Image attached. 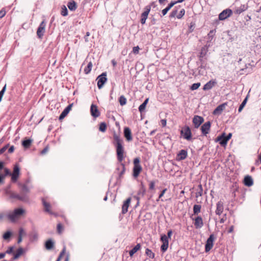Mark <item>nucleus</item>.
Instances as JSON below:
<instances>
[{
	"instance_id": "f257e3e1",
	"label": "nucleus",
	"mask_w": 261,
	"mask_h": 261,
	"mask_svg": "<svg viewBox=\"0 0 261 261\" xmlns=\"http://www.w3.org/2000/svg\"><path fill=\"white\" fill-rule=\"evenodd\" d=\"M21 186L20 194H18L14 193L11 190V186L9 185L4 190L6 195L9 196L10 199H16L22 201H28L29 200L27 194L30 192L29 188L24 184H19Z\"/></svg>"
},
{
	"instance_id": "f03ea898",
	"label": "nucleus",
	"mask_w": 261,
	"mask_h": 261,
	"mask_svg": "<svg viewBox=\"0 0 261 261\" xmlns=\"http://www.w3.org/2000/svg\"><path fill=\"white\" fill-rule=\"evenodd\" d=\"M113 144L115 146L118 161L121 163L124 157V148L123 146V141L115 132L113 134Z\"/></svg>"
},
{
	"instance_id": "7ed1b4c3",
	"label": "nucleus",
	"mask_w": 261,
	"mask_h": 261,
	"mask_svg": "<svg viewBox=\"0 0 261 261\" xmlns=\"http://www.w3.org/2000/svg\"><path fill=\"white\" fill-rule=\"evenodd\" d=\"M134 167L133 168V176L135 178H137L143 170L141 165V160L140 157H137L133 160Z\"/></svg>"
},
{
	"instance_id": "20e7f679",
	"label": "nucleus",
	"mask_w": 261,
	"mask_h": 261,
	"mask_svg": "<svg viewBox=\"0 0 261 261\" xmlns=\"http://www.w3.org/2000/svg\"><path fill=\"white\" fill-rule=\"evenodd\" d=\"M207 59H198V61L196 62V64L198 66L197 70L199 75H203L206 73V70L208 68L206 62Z\"/></svg>"
},
{
	"instance_id": "39448f33",
	"label": "nucleus",
	"mask_w": 261,
	"mask_h": 261,
	"mask_svg": "<svg viewBox=\"0 0 261 261\" xmlns=\"http://www.w3.org/2000/svg\"><path fill=\"white\" fill-rule=\"evenodd\" d=\"M24 212V210L22 208H15L12 213L8 214L7 217L11 222H14Z\"/></svg>"
},
{
	"instance_id": "423d86ee",
	"label": "nucleus",
	"mask_w": 261,
	"mask_h": 261,
	"mask_svg": "<svg viewBox=\"0 0 261 261\" xmlns=\"http://www.w3.org/2000/svg\"><path fill=\"white\" fill-rule=\"evenodd\" d=\"M231 133H229L227 135H226L225 133H223L217 138L216 141L219 142V144L222 146H225L227 144L228 141L231 139Z\"/></svg>"
},
{
	"instance_id": "0eeeda50",
	"label": "nucleus",
	"mask_w": 261,
	"mask_h": 261,
	"mask_svg": "<svg viewBox=\"0 0 261 261\" xmlns=\"http://www.w3.org/2000/svg\"><path fill=\"white\" fill-rule=\"evenodd\" d=\"M180 135L182 137L190 141L192 139V134L190 127L186 125H185L180 131Z\"/></svg>"
},
{
	"instance_id": "6e6552de",
	"label": "nucleus",
	"mask_w": 261,
	"mask_h": 261,
	"mask_svg": "<svg viewBox=\"0 0 261 261\" xmlns=\"http://www.w3.org/2000/svg\"><path fill=\"white\" fill-rule=\"evenodd\" d=\"M216 237L214 234H211L207 239L205 245V252H209L214 246V242L216 239Z\"/></svg>"
},
{
	"instance_id": "1a4fd4ad",
	"label": "nucleus",
	"mask_w": 261,
	"mask_h": 261,
	"mask_svg": "<svg viewBox=\"0 0 261 261\" xmlns=\"http://www.w3.org/2000/svg\"><path fill=\"white\" fill-rule=\"evenodd\" d=\"M233 12L231 9L227 8L223 10L219 15L218 20H224L228 17H230L232 15Z\"/></svg>"
},
{
	"instance_id": "9d476101",
	"label": "nucleus",
	"mask_w": 261,
	"mask_h": 261,
	"mask_svg": "<svg viewBox=\"0 0 261 261\" xmlns=\"http://www.w3.org/2000/svg\"><path fill=\"white\" fill-rule=\"evenodd\" d=\"M130 202V197H128L127 199L125 201H124L123 204L122 206L121 213L120 214L119 216V219L120 221L122 220L123 215H124L127 212Z\"/></svg>"
},
{
	"instance_id": "9b49d317",
	"label": "nucleus",
	"mask_w": 261,
	"mask_h": 261,
	"mask_svg": "<svg viewBox=\"0 0 261 261\" xmlns=\"http://www.w3.org/2000/svg\"><path fill=\"white\" fill-rule=\"evenodd\" d=\"M97 87L98 89H101L107 81V73L102 72L97 77Z\"/></svg>"
},
{
	"instance_id": "f8f14e48",
	"label": "nucleus",
	"mask_w": 261,
	"mask_h": 261,
	"mask_svg": "<svg viewBox=\"0 0 261 261\" xmlns=\"http://www.w3.org/2000/svg\"><path fill=\"white\" fill-rule=\"evenodd\" d=\"M212 123L208 121L204 123L201 126V134L203 136H206V135L210 133Z\"/></svg>"
},
{
	"instance_id": "ddd939ff",
	"label": "nucleus",
	"mask_w": 261,
	"mask_h": 261,
	"mask_svg": "<svg viewBox=\"0 0 261 261\" xmlns=\"http://www.w3.org/2000/svg\"><path fill=\"white\" fill-rule=\"evenodd\" d=\"M46 22L43 20L40 24L37 31V35L39 38H42L44 35L45 30Z\"/></svg>"
},
{
	"instance_id": "4468645a",
	"label": "nucleus",
	"mask_w": 261,
	"mask_h": 261,
	"mask_svg": "<svg viewBox=\"0 0 261 261\" xmlns=\"http://www.w3.org/2000/svg\"><path fill=\"white\" fill-rule=\"evenodd\" d=\"M204 118L200 116L195 115L193 118L192 122L195 128H198L204 122Z\"/></svg>"
},
{
	"instance_id": "2eb2a0df",
	"label": "nucleus",
	"mask_w": 261,
	"mask_h": 261,
	"mask_svg": "<svg viewBox=\"0 0 261 261\" xmlns=\"http://www.w3.org/2000/svg\"><path fill=\"white\" fill-rule=\"evenodd\" d=\"M20 169L17 165L14 166L12 173H11V181L13 182H15L19 176Z\"/></svg>"
},
{
	"instance_id": "dca6fc26",
	"label": "nucleus",
	"mask_w": 261,
	"mask_h": 261,
	"mask_svg": "<svg viewBox=\"0 0 261 261\" xmlns=\"http://www.w3.org/2000/svg\"><path fill=\"white\" fill-rule=\"evenodd\" d=\"M188 156V151L187 149H181L177 153L176 160L181 161L185 160Z\"/></svg>"
},
{
	"instance_id": "f3484780",
	"label": "nucleus",
	"mask_w": 261,
	"mask_h": 261,
	"mask_svg": "<svg viewBox=\"0 0 261 261\" xmlns=\"http://www.w3.org/2000/svg\"><path fill=\"white\" fill-rule=\"evenodd\" d=\"M144 10L145 11L141 14V16L140 22L142 24H144L146 22V20L150 12V7L145 6Z\"/></svg>"
},
{
	"instance_id": "a211bd4d",
	"label": "nucleus",
	"mask_w": 261,
	"mask_h": 261,
	"mask_svg": "<svg viewBox=\"0 0 261 261\" xmlns=\"http://www.w3.org/2000/svg\"><path fill=\"white\" fill-rule=\"evenodd\" d=\"M217 84L216 79H212L207 82L203 87V90L207 91L212 89Z\"/></svg>"
},
{
	"instance_id": "6ab92c4d",
	"label": "nucleus",
	"mask_w": 261,
	"mask_h": 261,
	"mask_svg": "<svg viewBox=\"0 0 261 261\" xmlns=\"http://www.w3.org/2000/svg\"><path fill=\"white\" fill-rule=\"evenodd\" d=\"M227 105V102L223 103L218 107L214 110L213 114L214 115H219L222 114L223 111L224 110L225 107Z\"/></svg>"
},
{
	"instance_id": "aec40b11",
	"label": "nucleus",
	"mask_w": 261,
	"mask_h": 261,
	"mask_svg": "<svg viewBox=\"0 0 261 261\" xmlns=\"http://www.w3.org/2000/svg\"><path fill=\"white\" fill-rule=\"evenodd\" d=\"M90 112L91 115L94 118H97L100 115V112L97 108V107L94 104H92L91 106Z\"/></svg>"
},
{
	"instance_id": "412c9836",
	"label": "nucleus",
	"mask_w": 261,
	"mask_h": 261,
	"mask_svg": "<svg viewBox=\"0 0 261 261\" xmlns=\"http://www.w3.org/2000/svg\"><path fill=\"white\" fill-rule=\"evenodd\" d=\"M243 183L245 186L250 187L253 185V178L250 175H246L244 177Z\"/></svg>"
},
{
	"instance_id": "4be33fe9",
	"label": "nucleus",
	"mask_w": 261,
	"mask_h": 261,
	"mask_svg": "<svg viewBox=\"0 0 261 261\" xmlns=\"http://www.w3.org/2000/svg\"><path fill=\"white\" fill-rule=\"evenodd\" d=\"M194 225L196 228H200L203 225L202 218L201 216H197L194 219Z\"/></svg>"
},
{
	"instance_id": "5701e85b",
	"label": "nucleus",
	"mask_w": 261,
	"mask_h": 261,
	"mask_svg": "<svg viewBox=\"0 0 261 261\" xmlns=\"http://www.w3.org/2000/svg\"><path fill=\"white\" fill-rule=\"evenodd\" d=\"M224 206L223 203L221 201H219L217 203V208L216 210V214L220 215L223 211Z\"/></svg>"
},
{
	"instance_id": "b1692460",
	"label": "nucleus",
	"mask_w": 261,
	"mask_h": 261,
	"mask_svg": "<svg viewBox=\"0 0 261 261\" xmlns=\"http://www.w3.org/2000/svg\"><path fill=\"white\" fill-rule=\"evenodd\" d=\"M207 52V48L203 46L201 48L200 51L198 55V59H207L206 57Z\"/></svg>"
},
{
	"instance_id": "393cba45",
	"label": "nucleus",
	"mask_w": 261,
	"mask_h": 261,
	"mask_svg": "<svg viewBox=\"0 0 261 261\" xmlns=\"http://www.w3.org/2000/svg\"><path fill=\"white\" fill-rule=\"evenodd\" d=\"M72 106V104H70L69 105H68L63 111L61 113V114H60V116H59V120H61L62 119H63V118H64V117H66V116L68 114V113H69V112L70 111L71 108V107Z\"/></svg>"
},
{
	"instance_id": "a878e982",
	"label": "nucleus",
	"mask_w": 261,
	"mask_h": 261,
	"mask_svg": "<svg viewBox=\"0 0 261 261\" xmlns=\"http://www.w3.org/2000/svg\"><path fill=\"white\" fill-rule=\"evenodd\" d=\"M25 251L23 248L20 247L16 251V252L14 254V256L12 258L13 260H16L19 258L20 256L22 255L24 253Z\"/></svg>"
},
{
	"instance_id": "bb28decb",
	"label": "nucleus",
	"mask_w": 261,
	"mask_h": 261,
	"mask_svg": "<svg viewBox=\"0 0 261 261\" xmlns=\"http://www.w3.org/2000/svg\"><path fill=\"white\" fill-rule=\"evenodd\" d=\"M248 9V6L246 5H241L240 7L235 9L234 12L237 14H240Z\"/></svg>"
},
{
	"instance_id": "cd10ccee",
	"label": "nucleus",
	"mask_w": 261,
	"mask_h": 261,
	"mask_svg": "<svg viewBox=\"0 0 261 261\" xmlns=\"http://www.w3.org/2000/svg\"><path fill=\"white\" fill-rule=\"evenodd\" d=\"M33 140L30 138H25V139L22 141V145L23 147L27 149L30 147Z\"/></svg>"
},
{
	"instance_id": "c85d7f7f",
	"label": "nucleus",
	"mask_w": 261,
	"mask_h": 261,
	"mask_svg": "<svg viewBox=\"0 0 261 261\" xmlns=\"http://www.w3.org/2000/svg\"><path fill=\"white\" fill-rule=\"evenodd\" d=\"M42 204L44 207V211L49 214L53 215V213L50 211V204L49 203L46 202L44 198L42 199Z\"/></svg>"
},
{
	"instance_id": "c756f323",
	"label": "nucleus",
	"mask_w": 261,
	"mask_h": 261,
	"mask_svg": "<svg viewBox=\"0 0 261 261\" xmlns=\"http://www.w3.org/2000/svg\"><path fill=\"white\" fill-rule=\"evenodd\" d=\"M68 9L71 11H74L77 8V5L75 1L71 0L67 4Z\"/></svg>"
},
{
	"instance_id": "7c9ffc66",
	"label": "nucleus",
	"mask_w": 261,
	"mask_h": 261,
	"mask_svg": "<svg viewBox=\"0 0 261 261\" xmlns=\"http://www.w3.org/2000/svg\"><path fill=\"white\" fill-rule=\"evenodd\" d=\"M54 246V242L51 239H48L45 243V247L47 250H51L53 248Z\"/></svg>"
},
{
	"instance_id": "2f4dec72",
	"label": "nucleus",
	"mask_w": 261,
	"mask_h": 261,
	"mask_svg": "<svg viewBox=\"0 0 261 261\" xmlns=\"http://www.w3.org/2000/svg\"><path fill=\"white\" fill-rule=\"evenodd\" d=\"M124 135L127 140H130V129L128 127H125L124 129Z\"/></svg>"
},
{
	"instance_id": "473e14b6",
	"label": "nucleus",
	"mask_w": 261,
	"mask_h": 261,
	"mask_svg": "<svg viewBox=\"0 0 261 261\" xmlns=\"http://www.w3.org/2000/svg\"><path fill=\"white\" fill-rule=\"evenodd\" d=\"M248 96H249V95L248 94L246 97L245 98V99L243 100V101H242V102L241 103V104L240 105L239 107V109H238V112L239 113H240L242 112V110L243 109V108H244V107L245 106V105H246V103L247 102V100H248Z\"/></svg>"
},
{
	"instance_id": "72a5a7b5",
	"label": "nucleus",
	"mask_w": 261,
	"mask_h": 261,
	"mask_svg": "<svg viewBox=\"0 0 261 261\" xmlns=\"http://www.w3.org/2000/svg\"><path fill=\"white\" fill-rule=\"evenodd\" d=\"M201 205L200 204H195L193 206V215H197L201 211Z\"/></svg>"
},
{
	"instance_id": "f704fd0d",
	"label": "nucleus",
	"mask_w": 261,
	"mask_h": 261,
	"mask_svg": "<svg viewBox=\"0 0 261 261\" xmlns=\"http://www.w3.org/2000/svg\"><path fill=\"white\" fill-rule=\"evenodd\" d=\"M148 100H149V98H146L144 101V102L139 106V110L140 112V113H142L144 111V110L146 108V106L148 102Z\"/></svg>"
},
{
	"instance_id": "c9c22d12",
	"label": "nucleus",
	"mask_w": 261,
	"mask_h": 261,
	"mask_svg": "<svg viewBox=\"0 0 261 261\" xmlns=\"http://www.w3.org/2000/svg\"><path fill=\"white\" fill-rule=\"evenodd\" d=\"M195 25H196L195 22L194 21H192L190 23V25H189L187 33L188 34H189L192 33L195 28Z\"/></svg>"
},
{
	"instance_id": "e433bc0d",
	"label": "nucleus",
	"mask_w": 261,
	"mask_h": 261,
	"mask_svg": "<svg viewBox=\"0 0 261 261\" xmlns=\"http://www.w3.org/2000/svg\"><path fill=\"white\" fill-rule=\"evenodd\" d=\"M180 6H175L174 8V9L172 11V12L169 14V17L170 18H173L175 16H176L177 12H178V9L179 7H180Z\"/></svg>"
},
{
	"instance_id": "4c0bfd02",
	"label": "nucleus",
	"mask_w": 261,
	"mask_h": 261,
	"mask_svg": "<svg viewBox=\"0 0 261 261\" xmlns=\"http://www.w3.org/2000/svg\"><path fill=\"white\" fill-rule=\"evenodd\" d=\"M38 238V233L35 230L33 231L30 234V240L31 241H35L37 240Z\"/></svg>"
},
{
	"instance_id": "58836bf2",
	"label": "nucleus",
	"mask_w": 261,
	"mask_h": 261,
	"mask_svg": "<svg viewBox=\"0 0 261 261\" xmlns=\"http://www.w3.org/2000/svg\"><path fill=\"white\" fill-rule=\"evenodd\" d=\"M203 192V188L201 184L198 186V191L195 193V197L198 198V197L201 196Z\"/></svg>"
},
{
	"instance_id": "ea45409f",
	"label": "nucleus",
	"mask_w": 261,
	"mask_h": 261,
	"mask_svg": "<svg viewBox=\"0 0 261 261\" xmlns=\"http://www.w3.org/2000/svg\"><path fill=\"white\" fill-rule=\"evenodd\" d=\"M145 254L151 259L154 258L155 254L152 252V251L149 248H146L145 250Z\"/></svg>"
},
{
	"instance_id": "a19ab883",
	"label": "nucleus",
	"mask_w": 261,
	"mask_h": 261,
	"mask_svg": "<svg viewBox=\"0 0 261 261\" xmlns=\"http://www.w3.org/2000/svg\"><path fill=\"white\" fill-rule=\"evenodd\" d=\"M215 32L216 31L215 30H211L210 31V32L208 33V34H207V39H208L207 42L212 41V40L213 39V38L214 37V36L215 35Z\"/></svg>"
},
{
	"instance_id": "79ce46f5",
	"label": "nucleus",
	"mask_w": 261,
	"mask_h": 261,
	"mask_svg": "<svg viewBox=\"0 0 261 261\" xmlns=\"http://www.w3.org/2000/svg\"><path fill=\"white\" fill-rule=\"evenodd\" d=\"M92 63L90 62H89L87 66L84 69V72L86 74H88L89 73H90V72L91 71V69H92Z\"/></svg>"
},
{
	"instance_id": "37998d69",
	"label": "nucleus",
	"mask_w": 261,
	"mask_h": 261,
	"mask_svg": "<svg viewBox=\"0 0 261 261\" xmlns=\"http://www.w3.org/2000/svg\"><path fill=\"white\" fill-rule=\"evenodd\" d=\"M200 85L201 83L200 82L194 83L190 86V89L192 91L196 90L199 88Z\"/></svg>"
},
{
	"instance_id": "c03bdc74",
	"label": "nucleus",
	"mask_w": 261,
	"mask_h": 261,
	"mask_svg": "<svg viewBox=\"0 0 261 261\" xmlns=\"http://www.w3.org/2000/svg\"><path fill=\"white\" fill-rule=\"evenodd\" d=\"M141 248L140 244H137L132 249V256L136 253L138 251H139Z\"/></svg>"
},
{
	"instance_id": "a18cd8bd",
	"label": "nucleus",
	"mask_w": 261,
	"mask_h": 261,
	"mask_svg": "<svg viewBox=\"0 0 261 261\" xmlns=\"http://www.w3.org/2000/svg\"><path fill=\"white\" fill-rule=\"evenodd\" d=\"M61 14L63 16H66L68 15V10L64 5H63L61 8Z\"/></svg>"
},
{
	"instance_id": "49530a36",
	"label": "nucleus",
	"mask_w": 261,
	"mask_h": 261,
	"mask_svg": "<svg viewBox=\"0 0 261 261\" xmlns=\"http://www.w3.org/2000/svg\"><path fill=\"white\" fill-rule=\"evenodd\" d=\"M119 101L120 102V105L121 106H123L125 105L126 103V99L123 95H121L120 96L119 98Z\"/></svg>"
},
{
	"instance_id": "de8ad7c7",
	"label": "nucleus",
	"mask_w": 261,
	"mask_h": 261,
	"mask_svg": "<svg viewBox=\"0 0 261 261\" xmlns=\"http://www.w3.org/2000/svg\"><path fill=\"white\" fill-rule=\"evenodd\" d=\"M107 128L106 123L105 122H101L99 125V129L101 132H105Z\"/></svg>"
},
{
	"instance_id": "09e8293b",
	"label": "nucleus",
	"mask_w": 261,
	"mask_h": 261,
	"mask_svg": "<svg viewBox=\"0 0 261 261\" xmlns=\"http://www.w3.org/2000/svg\"><path fill=\"white\" fill-rule=\"evenodd\" d=\"M169 243H163L161 246V251L163 252H165L167 251L168 248Z\"/></svg>"
},
{
	"instance_id": "8fccbe9b",
	"label": "nucleus",
	"mask_w": 261,
	"mask_h": 261,
	"mask_svg": "<svg viewBox=\"0 0 261 261\" xmlns=\"http://www.w3.org/2000/svg\"><path fill=\"white\" fill-rule=\"evenodd\" d=\"M161 241L163 243H169V238L166 234H163L161 237Z\"/></svg>"
},
{
	"instance_id": "3c124183",
	"label": "nucleus",
	"mask_w": 261,
	"mask_h": 261,
	"mask_svg": "<svg viewBox=\"0 0 261 261\" xmlns=\"http://www.w3.org/2000/svg\"><path fill=\"white\" fill-rule=\"evenodd\" d=\"M11 236L12 232L10 231H7L3 234V238L4 240H8Z\"/></svg>"
},
{
	"instance_id": "603ef678",
	"label": "nucleus",
	"mask_w": 261,
	"mask_h": 261,
	"mask_svg": "<svg viewBox=\"0 0 261 261\" xmlns=\"http://www.w3.org/2000/svg\"><path fill=\"white\" fill-rule=\"evenodd\" d=\"M141 188L140 192L138 193V194H140L141 193L142 196H144V195L145 194V193L146 192V189L144 186L143 182H141Z\"/></svg>"
},
{
	"instance_id": "864d4df0",
	"label": "nucleus",
	"mask_w": 261,
	"mask_h": 261,
	"mask_svg": "<svg viewBox=\"0 0 261 261\" xmlns=\"http://www.w3.org/2000/svg\"><path fill=\"white\" fill-rule=\"evenodd\" d=\"M185 10L184 9H182L181 10H180V11H179L178 14L176 16V17L178 18V19H181L183 16L184 15H185Z\"/></svg>"
},
{
	"instance_id": "5fc2aeb1",
	"label": "nucleus",
	"mask_w": 261,
	"mask_h": 261,
	"mask_svg": "<svg viewBox=\"0 0 261 261\" xmlns=\"http://www.w3.org/2000/svg\"><path fill=\"white\" fill-rule=\"evenodd\" d=\"M6 90V85H5L2 89L0 91V102L2 101V98Z\"/></svg>"
},
{
	"instance_id": "6e6d98bb",
	"label": "nucleus",
	"mask_w": 261,
	"mask_h": 261,
	"mask_svg": "<svg viewBox=\"0 0 261 261\" xmlns=\"http://www.w3.org/2000/svg\"><path fill=\"white\" fill-rule=\"evenodd\" d=\"M6 14V10L5 8H3L0 10V18H3Z\"/></svg>"
},
{
	"instance_id": "4d7b16f0",
	"label": "nucleus",
	"mask_w": 261,
	"mask_h": 261,
	"mask_svg": "<svg viewBox=\"0 0 261 261\" xmlns=\"http://www.w3.org/2000/svg\"><path fill=\"white\" fill-rule=\"evenodd\" d=\"M155 187V181L154 180H151L149 182V189L150 190H152L154 189Z\"/></svg>"
},
{
	"instance_id": "13d9d810",
	"label": "nucleus",
	"mask_w": 261,
	"mask_h": 261,
	"mask_svg": "<svg viewBox=\"0 0 261 261\" xmlns=\"http://www.w3.org/2000/svg\"><path fill=\"white\" fill-rule=\"evenodd\" d=\"M150 19H151V21H150V25H154V24H155L156 23V19L154 18V16L153 15H151V17H150Z\"/></svg>"
},
{
	"instance_id": "bf43d9fd",
	"label": "nucleus",
	"mask_w": 261,
	"mask_h": 261,
	"mask_svg": "<svg viewBox=\"0 0 261 261\" xmlns=\"http://www.w3.org/2000/svg\"><path fill=\"white\" fill-rule=\"evenodd\" d=\"M8 214L5 212L0 213V221L3 220L6 217H7Z\"/></svg>"
},
{
	"instance_id": "052dcab7",
	"label": "nucleus",
	"mask_w": 261,
	"mask_h": 261,
	"mask_svg": "<svg viewBox=\"0 0 261 261\" xmlns=\"http://www.w3.org/2000/svg\"><path fill=\"white\" fill-rule=\"evenodd\" d=\"M175 5V2H174V1H172L168 5V6L166 7V8L169 9V10H170L171 9V8L173 7L174 5Z\"/></svg>"
},
{
	"instance_id": "680f3d73",
	"label": "nucleus",
	"mask_w": 261,
	"mask_h": 261,
	"mask_svg": "<svg viewBox=\"0 0 261 261\" xmlns=\"http://www.w3.org/2000/svg\"><path fill=\"white\" fill-rule=\"evenodd\" d=\"M169 9H168L166 7L163 10H162V15H161L160 14V16L162 17V16H165L167 13V12L169 11Z\"/></svg>"
},
{
	"instance_id": "e2e57ef3",
	"label": "nucleus",
	"mask_w": 261,
	"mask_h": 261,
	"mask_svg": "<svg viewBox=\"0 0 261 261\" xmlns=\"http://www.w3.org/2000/svg\"><path fill=\"white\" fill-rule=\"evenodd\" d=\"M139 49H140V48H139V46H135L133 48V52L135 54H137L139 53Z\"/></svg>"
},
{
	"instance_id": "0e129e2a",
	"label": "nucleus",
	"mask_w": 261,
	"mask_h": 261,
	"mask_svg": "<svg viewBox=\"0 0 261 261\" xmlns=\"http://www.w3.org/2000/svg\"><path fill=\"white\" fill-rule=\"evenodd\" d=\"M14 247L13 246L10 247L6 251V254H11L13 252Z\"/></svg>"
},
{
	"instance_id": "69168bd1",
	"label": "nucleus",
	"mask_w": 261,
	"mask_h": 261,
	"mask_svg": "<svg viewBox=\"0 0 261 261\" xmlns=\"http://www.w3.org/2000/svg\"><path fill=\"white\" fill-rule=\"evenodd\" d=\"M167 191V188L164 189L161 192V193L159 194V199H161L164 195V194L166 193V192Z\"/></svg>"
},
{
	"instance_id": "338daca9",
	"label": "nucleus",
	"mask_w": 261,
	"mask_h": 261,
	"mask_svg": "<svg viewBox=\"0 0 261 261\" xmlns=\"http://www.w3.org/2000/svg\"><path fill=\"white\" fill-rule=\"evenodd\" d=\"M8 144L5 145L0 149V154L3 153L8 148Z\"/></svg>"
},
{
	"instance_id": "774afa93",
	"label": "nucleus",
	"mask_w": 261,
	"mask_h": 261,
	"mask_svg": "<svg viewBox=\"0 0 261 261\" xmlns=\"http://www.w3.org/2000/svg\"><path fill=\"white\" fill-rule=\"evenodd\" d=\"M63 228L62 225L61 223H59L57 225V231L59 233L61 232V230Z\"/></svg>"
}]
</instances>
